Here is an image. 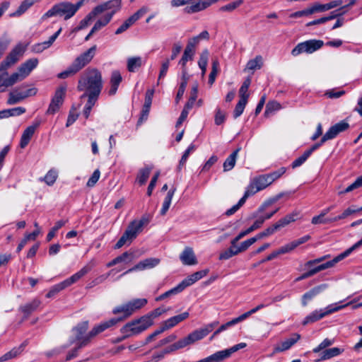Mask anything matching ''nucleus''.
Returning <instances> with one entry per match:
<instances>
[{
    "mask_svg": "<svg viewBox=\"0 0 362 362\" xmlns=\"http://www.w3.org/2000/svg\"><path fill=\"white\" fill-rule=\"evenodd\" d=\"M208 273L209 269H204L194 272L183 279L180 284L184 290L185 288L194 284L195 282L206 276Z\"/></svg>",
    "mask_w": 362,
    "mask_h": 362,
    "instance_id": "nucleus-20",
    "label": "nucleus"
},
{
    "mask_svg": "<svg viewBox=\"0 0 362 362\" xmlns=\"http://www.w3.org/2000/svg\"><path fill=\"white\" fill-rule=\"evenodd\" d=\"M153 93H154L153 90H148L146 91V96H145L144 105V107H143V109L141 111V115L138 120V124H141L143 122V121L147 119V117H148V115L149 113V110H150V107H151V105L152 103V98H153Z\"/></svg>",
    "mask_w": 362,
    "mask_h": 362,
    "instance_id": "nucleus-21",
    "label": "nucleus"
},
{
    "mask_svg": "<svg viewBox=\"0 0 362 362\" xmlns=\"http://www.w3.org/2000/svg\"><path fill=\"white\" fill-rule=\"evenodd\" d=\"M134 258V254L132 252H125L122 253L121 255L115 257L117 264H119L120 262H124L126 263H129V262H132Z\"/></svg>",
    "mask_w": 362,
    "mask_h": 362,
    "instance_id": "nucleus-55",
    "label": "nucleus"
},
{
    "mask_svg": "<svg viewBox=\"0 0 362 362\" xmlns=\"http://www.w3.org/2000/svg\"><path fill=\"white\" fill-rule=\"evenodd\" d=\"M218 322L215 321L206 325L204 327L194 330V332L188 334L186 337L180 339L177 342L171 344L170 346L163 349V353L165 354V355L168 354L178 349H183L187 346L196 342L197 341L202 339L211 332H212L213 329L216 326H218Z\"/></svg>",
    "mask_w": 362,
    "mask_h": 362,
    "instance_id": "nucleus-3",
    "label": "nucleus"
},
{
    "mask_svg": "<svg viewBox=\"0 0 362 362\" xmlns=\"http://www.w3.org/2000/svg\"><path fill=\"white\" fill-rule=\"evenodd\" d=\"M264 223L263 219H257L255 223L247 230L240 232L236 237L235 240H240L241 238L252 233L255 230L259 228Z\"/></svg>",
    "mask_w": 362,
    "mask_h": 362,
    "instance_id": "nucleus-42",
    "label": "nucleus"
},
{
    "mask_svg": "<svg viewBox=\"0 0 362 362\" xmlns=\"http://www.w3.org/2000/svg\"><path fill=\"white\" fill-rule=\"evenodd\" d=\"M349 127V124L345 120L340 121L339 122L332 126L328 131L327 137H330L331 139H334L339 134L345 132Z\"/></svg>",
    "mask_w": 362,
    "mask_h": 362,
    "instance_id": "nucleus-25",
    "label": "nucleus"
},
{
    "mask_svg": "<svg viewBox=\"0 0 362 362\" xmlns=\"http://www.w3.org/2000/svg\"><path fill=\"white\" fill-rule=\"evenodd\" d=\"M356 3V0H350L346 5L340 6V8L336 11H332L329 16H326L325 18H329V21L334 19L338 16H340L344 14L349 7L353 6Z\"/></svg>",
    "mask_w": 362,
    "mask_h": 362,
    "instance_id": "nucleus-39",
    "label": "nucleus"
},
{
    "mask_svg": "<svg viewBox=\"0 0 362 362\" xmlns=\"http://www.w3.org/2000/svg\"><path fill=\"white\" fill-rule=\"evenodd\" d=\"M324 45L321 40H309L298 43L291 51V54L296 57L302 53L312 54Z\"/></svg>",
    "mask_w": 362,
    "mask_h": 362,
    "instance_id": "nucleus-11",
    "label": "nucleus"
},
{
    "mask_svg": "<svg viewBox=\"0 0 362 362\" xmlns=\"http://www.w3.org/2000/svg\"><path fill=\"white\" fill-rule=\"evenodd\" d=\"M247 103V100H246L245 97L240 98L233 111V117L235 119L239 117L243 114Z\"/></svg>",
    "mask_w": 362,
    "mask_h": 362,
    "instance_id": "nucleus-47",
    "label": "nucleus"
},
{
    "mask_svg": "<svg viewBox=\"0 0 362 362\" xmlns=\"http://www.w3.org/2000/svg\"><path fill=\"white\" fill-rule=\"evenodd\" d=\"M18 82V75L13 73L9 76L7 70L0 71V92H4L8 87Z\"/></svg>",
    "mask_w": 362,
    "mask_h": 362,
    "instance_id": "nucleus-18",
    "label": "nucleus"
},
{
    "mask_svg": "<svg viewBox=\"0 0 362 362\" xmlns=\"http://www.w3.org/2000/svg\"><path fill=\"white\" fill-rule=\"evenodd\" d=\"M66 221L63 220L58 221L55 223L54 226L50 230L47 235V240L49 242L55 236L57 231L64 226Z\"/></svg>",
    "mask_w": 362,
    "mask_h": 362,
    "instance_id": "nucleus-52",
    "label": "nucleus"
},
{
    "mask_svg": "<svg viewBox=\"0 0 362 362\" xmlns=\"http://www.w3.org/2000/svg\"><path fill=\"white\" fill-rule=\"evenodd\" d=\"M180 259L185 265H194L197 260L192 247H187L180 255Z\"/></svg>",
    "mask_w": 362,
    "mask_h": 362,
    "instance_id": "nucleus-24",
    "label": "nucleus"
},
{
    "mask_svg": "<svg viewBox=\"0 0 362 362\" xmlns=\"http://www.w3.org/2000/svg\"><path fill=\"white\" fill-rule=\"evenodd\" d=\"M315 12H316V11H315V6H313L310 8L294 12L291 14L290 17L291 18H300L304 16L311 15Z\"/></svg>",
    "mask_w": 362,
    "mask_h": 362,
    "instance_id": "nucleus-57",
    "label": "nucleus"
},
{
    "mask_svg": "<svg viewBox=\"0 0 362 362\" xmlns=\"http://www.w3.org/2000/svg\"><path fill=\"white\" fill-rule=\"evenodd\" d=\"M121 4L122 0H110L95 6V11L99 15L105 11H110L106 15H111L112 18L114 14L120 9Z\"/></svg>",
    "mask_w": 362,
    "mask_h": 362,
    "instance_id": "nucleus-16",
    "label": "nucleus"
},
{
    "mask_svg": "<svg viewBox=\"0 0 362 362\" xmlns=\"http://www.w3.org/2000/svg\"><path fill=\"white\" fill-rule=\"evenodd\" d=\"M23 87L21 86L18 88H16L9 93L7 100L8 105H14L25 99V95L23 93Z\"/></svg>",
    "mask_w": 362,
    "mask_h": 362,
    "instance_id": "nucleus-30",
    "label": "nucleus"
},
{
    "mask_svg": "<svg viewBox=\"0 0 362 362\" xmlns=\"http://www.w3.org/2000/svg\"><path fill=\"white\" fill-rule=\"evenodd\" d=\"M90 268L88 266L83 267L81 270H79L78 272L72 275L69 279L63 281L65 284V286L66 287L69 286L72 284L76 282L78 280H79L82 276H83L85 274H86L89 271Z\"/></svg>",
    "mask_w": 362,
    "mask_h": 362,
    "instance_id": "nucleus-32",
    "label": "nucleus"
},
{
    "mask_svg": "<svg viewBox=\"0 0 362 362\" xmlns=\"http://www.w3.org/2000/svg\"><path fill=\"white\" fill-rule=\"evenodd\" d=\"M350 303H346L345 305H337V304H331L325 308L320 309V310H315L305 317L304 320L303 321V325H306L308 324H310V323L317 322L332 313H334L335 312H337V311L341 310L342 308L349 305Z\"/></svg>",
    "mask_w": 362,
    "mask_h": 362,
    "instance_id": "nucleus-10",
    "label": "nucleus"
},
{
    "mask_svg": "<svg viewBox=\"0 0 362 362\" xmlns=\"http://www.w3.org/2000/svg\"><path fill=\"white\" fill-rule=\"evenodd\" d=\"M66 91V86H60L55 90L46 114L54 115L59 111L64 103Z\"/></svg>",
    "mask_w": 362,
    "mask_h": 362,
    "instance_id": "nucleus-14",
    "label": "nucleus"
},
{
    "mask_svg": "<svg viewBox=\"0 0 362 362\" xmlns=\"http://www.w3.org/2000/svg\"><path fill=\"white\" fill-rule=\"evenodd\" d=\"M96 49L97 46L93 45L78 55L66 70L58 74L57 77L64 79L75 75L91 62L95 55Z\"/></svg>",
    "mask_w": 362,
    "mask_h": 362,
    "instance_id": "nucleus-4",
    "label": "nucleus"
},
{
    "mask_svg": "<svg viewBox=\"0 0 362 362\" xmlns=\"http://www.w3.org/2000/svg\"><path fill=\"white\" fill-rule=\"evenodd\" d=\"M196 149V146L193 144H190L188 148L186 149V151L184 152L180 160V163H179V165H178V170H180L182 168V166H184V165L185 164V163L187 162V158L189 156L190 153L194 152Z\"/></svg>",
    "mask_w": 362,
    "mask_h": 362,
    "instance_id": "nucleus-48",
    "label": "nucleus"
},
{
    "mask_svg": "<svg viewBox=\"0 0 362 362\" xmlns=\"http://www.w3.org/2000/svg\"><path fill=\"white\" fill-rule=\"evenodd\" d=\"M344 351V349H341L338 347H333L325 349L321 351L320 354V358L317 361H326L329 360L333 357L337 356L340 355Z\"/></svg>",
    "mask_w": 362,
    "mask_h": 362,
    "instance_id": "nucleus-28",
    "label": "nucleus"
},
{
    "mask_svg": "<svg viewBox=\"0 0 362 362\" xmlns=\"http://www.w3.org/2000/svg\"><path fill=\"white\" fill-rule=\"evenodd\" d=\"M147 303L146 298L134 299L125 304L115 307L112 313L117 315L122 313L123 316L118 318H112L113 320H119L117 322L124 320L131 316L136 310L143 308Z\"/></svg>",
    "mask_w": 362,
    "mask_h": 362,
    "instance_id": "nucleus-8",
    "label": "nucleus"
},
{
    "mask_svg": "<svg viewBox=\"0 0 362 362\" xmlns=\"http://www.w3.org/2000/svg\"><path fill=\"white\" fill-rule=\"evenodd\" d=\"M343 0H334L325 4H315L314 6L316 12H323L334 8L335 7L340 6L343 4Z\"/></svg>",
    "mask_w": 362,
    "mask_h": 362,
    "instance_id": "nucleus-33",
    "label": "nucleus"
},
{
    "mask_svg": "<svg viewBox=\"0 0 362 362\" xmlns=\"http://www.w3.org/2000/svg\"><path fill=\"white\" fill-rule=\"evenodd\" d=\"M165 312H166V309L158 308L153 310V311H151V313H149L148 314L144 315V317H148V318L151 320V325H152L153 323V320L154 318L161 315L163 313H164Z\"/></svg>",
    "mask_w": 362,
    "mask_h": 362,
    "instance_id": "nucleus-62",
    "label": "nucleus"
},
{
    "mask_svg": "<svg viewBox=\"0 0 362 362\" xmlns=\"http://www.w3.org/2000/svg\"><path fill=\"white\" fill-rule=\"evenodd\" d=\"M111 21V15H105L102 19L98 20L92 29L90 30V34H94L103 27L105 26Z\"/></svg>",
    "mask_w": 362,
    "mask_h": 362,
    "instance_id": "nucleus-45",
    "label": "nucleus"
},
{
    "mask_svg": "<svg viewBox=\"0 0 362 362\" xmlns=\"http://www.w3.org/2000/svg\"><path fill=\"white\" fill-rule=\"evenodd\" d=\"M66 288L64 281L53 286L49 291L47 293V298H52L57 295L59 292Z\"/></svg>",
    "mask_w": 362,
    "mask_h": 362,
    "instance_id": "nucleus-53",
    "label": "nucleus"
},
{
    "mask_svg": "<svg viewBox=\"0 0 362 362\" xmlns=\"http://www.w3.org/2000/svg\"><path fill=\"white\" fill-rule=\"evenodd\" d=\"M26 50V46L22 43H18L7 55L4 60L0 64V71L7 70L9 67L15 64Z\"/></svg>",
    "mask_w": 362,
    "mask_h": 362,
    "instance_id": "nucleus-12",
    "label": "nucleus"
},
{
    "mask_svg": "<svg viewBox=\"0 0 362 362\" xmlns=\"http://www.w3.org/2000/svg\"><path fill=\"white\" fill-rule=\"evenodd\" d=\"M76 13L72 8V4L69 1H63L54 5L42 17L41 21L53 16L63 17L65 21L73 17Z\"/></svg>",
    "mask_w": 362,
    "mask_h": 362,
    "instance_id": "nucleus-9",
    "label": "nucleus"
},
{
    "mask_svg": "<svg viewBox=\"0 0 362 362\" xmlns=\"http://www.w3.org/2000/svg\"><path fill=\"white\" fill-rule=\"evenodd\" d=\"M165 331V329L161 325L159 329H156L152 334H149L146 337V340L144 341L141 342L140 346H143L146 345L147 344H148L149 342L153 341L155 339V337H156L158 335L160 334L161 333H163Z\"/></svg>",
    "mask_w": 362,
    "mask_h": 362,
    "instance_id": "nucleus-59",
    "label": "nucleus"
},
{
    "mask_svg": "<svg viewBox=\"0 0 362 362\" xmlns=\"http://www.w3.org/2000/svg\"><path fill=\"white\" fill-rule=\"evenodd\" d=\"M260 191L259 189H258V187L255 184L254 180L251 182V183L247 187L246 191L245 192V194L243 197L241 198V199H243V201L245 202L247 199L251 196L257 193V192Z\"/></svg>",
    "mask_w": 362,
    "mask_h": 362,
    "instance_id": "nucleus-50",
    "label": "nucleus"
},
{
    "mask_svg": "<svg viewBox=\"0 0 362 362\" xmlns=\"http://www.w3.org/2000/svg\"><path fill=\"white\" fill-rule=\"evenodd\" d=\"M226 112L221 110L219 107L216 109V114L214 118V122L216 125H221L224 123L226 120Z\"/></svg>",
    "mask_w": 362,
    "mask_h": 362,
    "instance_id": "nucleus-56",
    "label": "nucleus"
},
{
    "mask_svg": "<svg viewBox=\"0 0 362 362\" xmlns=\"http://www.w3.org/2000/svg\"><path fill=\"white\" fill-rule=\"evenodd\" d=\"M298 214L297 212H293L290 214H287L284 218L279 219L276 223L273 224L276 230H280L281 228L288 226L292 222L296 220Z\"/></svg>",
    "mask_w": 362,
    "mask_h": 362,
    "instance_id": "nucleus-27",
    "label": "nucleus"
},
{
    "mask_svg": "<svg viewBox=\"0 0 362 362\" xmlns=\"http://www.w3.org/2000/svg\"><path fill=\"white\" fill-rule=\"evenodd\" d=\"M151 171V168L148 167H146L139 170L136 177V181L139 183L140 185H143L146 183L149 177Z\"/></svg>",
    "mask_w": 362,
    "mask_h": 362,
    "instance_id": "nucleus-44",
    "label": "nucleus"
},
{
    "mask_svg": "<svg viewBox=\"0 0 362 362\" xmlns=\"http://www.w3.org/2000/svg\"><path fill=\"white\" fill-rule=\"evenodd\" d=\"M40 121L35 122L33 125L28 127L24 130L21 138V148H24L28 144L36 129L40 126Z\"/></svg>",
    "mask_w": 362,
    "mask_h": 362,
    "instance_id": "nucleus-19",
    "label": "nucleus"
},
{
    "mask_svg": "<svg viewBox=\"0 0 362 362\" xmlns=\"http://www.w3.org/2000/svg\"><path fill=\"white\" fill-rule=\"evenodd\" d=\"M41 302L37 299H34L30 303H26L21 307V310L26 315L28 316L33 312L37 310L40 306Z\"/></svg>",
    "mask_w": 362,
    "mask_h": 362,
    "instance_id": "nucleus-38",
    "label": "nucleus"
},
{
    "mask_svg": "<svg viewBox=\"0 0 362 362\" xmlns=\"http://www.w3.org/2000/svg\"><path fill=\"white\" fill-rule=\"evenodd\" d=\"M246 346L245 343H240L238 344L229 349H226L224 350H221V352L225 358V359L228 358L230 357V356L235 353V351H238L240 349L245 348Z\"/></svg>",
    "mask_w": 362,
    "mask_h": 362,
    "instance_id": "nucleus-49",
    "label": "nucleus"
},
{
    "mask_svg": "<svg viewBox=\"0 0 362 362\" xmlns=\"http://www.w3.org/2000/svg\"><path fill=\"white\" fill-rule=\"evenodd\" d=\"M148 222L149 219L146 216H143L140 220H134L130 222L123 235L115 244V249H119L127 243L129 245Z\"/></svg>",
    "mask_w": 362,
    "mask_h": 362,
    "instance_id": "nucleus-5",
    "label": "nucleus"
},
{
    "mask_svg": "<svg viewBox=\"0 0 362 362\" xmlns=\"http://www.w3.org/2000/svg\"><path fill=\"white\" fill-rule=\"evenodd\" d=\"M144 63V60L141 57H129L127 61V69L129 72H135Z\"/></svg>",
    "mask_w": 362,
    "mask_h": 362,
    "instance_id": "nucleus-29",
    "label": "nucleus"
},
{
    "mask_svg": "<svg viewBox=\"0 0 362 362\" xmlns=\"http://www.w3.org/2000/svg\"><path fill=\"white\" fill-rule=\"evenodd\" d=\"M100 176V170L98 169L95 170L93 172V173L92 174V175L90 176V177L89 178V180H88L87 184H86L87 186L89 187H93L96 184V182L98 181Z\"/></svg>",
    "mask_w": 362,
    "mask_h": 362,
    "instance_id": "nucleus-63",
    "label": "nucleus"
},
{
    "mask_svg": "<svg viewBox=\"0 0 362 362\" xmlns=\"http://www.w3.org/2000/svg\"><path fill=\"white\" fill-rule=\"evenodd\" d=\"M118 320H119L110 319L107 321L102 322L100 324L95 325L87 334H85L88 329V321H83L72 329L74 339H71L70 343L73 344L77 341L79 343V347L86 346L89 344L93 338L108 328L115 325Z\"/></svg>",
    "mask_w": 362,
    "mask_h": 362,
    "instance_id": "nucleus-1",
    "label": "nucleus"
},
{
    "mask_svg": "<svg viewBox=\"0 0 362 362\" xmlns=\"http://www.w3.org/2000/svg\"><path fill=\"white\" fill-rule=\"evenodd\" d=\"M334 344L333 339H325L317 347L313 349V353H319L327 349V347L332 346Z\"/></svg>",
    "mask_w": 362,
    "mask_h": 362,
    "instance_id": "nucleus-51",
    "label": "nucleus"
},
{
    "mask_svg": "<svg viewBox=\"0 0 362 362\" xmlns=\"http://www.w3.org/2000/svg\"><path fill=\"white\" fill-rule=\"evenodd\" d=\"M250 83H251V79L250 78H247L243 82V85L241 86V87L239 90V93H240V98L245 97L246 98V100H247L249 95L247 93V90H248V88H249Z\"/></svg>",
    "mask_w": 362,
    "mask_h": 362,
    "instance_id": "nucleus-60",
    "label": "nucleus"
},
{
    "mask_svg": "<svg viewBox=\"0 0 362 362\" xmlns=\"http://www.w3.org/2000/svg\"><path fill=\"white\" fill-rule=\"evenodd\" d=\"M300 339L299 334L295 333L291 335L290 338L286 339L282 341L279 346H276L274 350V353L283 352L289 349Z\"/></svg>",
    "mask_w": 362,
    "mask_h": 362,
    "instance_id": "nucleus-22",
    "label": "nucleus"
},
{
    "mask_svg": "<svg viewBox=\"0 0 362 362\" xmlns=\"http://www.w3.org/2000/svg\"><path fill=\"white\" fill-rule=\"evenodd\" d=\"M151 326V322L148 317L142 316L127 322L120 329V332L123 334L122 339H127L141 334Z\"/></svg>",
    "mask_w": 362,
    "mask_h": 362,
    "instance_id": "nucleus-7",
    "label": "nucleus"
},
{
    "mask_svg": "<svg viewBox=\"0 0 362 362\" xmlns=\"http://www.w3.org/2000/svg\"><path fill=\"white\" fill-rule=\"evenodd\" d=\"M240 148H237L224 161L223 167L225 172L232 170L236 162V159Z\"/></svg>",
    "mask_w": 362,
    "mask_h": 362,
    "instance_id": "nucleus-34",
    "label": "nucleus"
},
{
    "mask_svg": "<svg viewBox=\"0 0 362 362\" xmlns=\"http://www.w3.org/2000/svg\"><path fill=\"white\" fill-rule=\"evenodd\" d=\"M175 190H176V189L173 188V189H171L170 190H169L168 192L167 193V195L165 196V197L164 199L163 206H162V208L160 211V214L161 216L165 215L168 210L169 209L170 204H171V201H172V199L175 194Z\"/></svg>",
    "mask_w": 362,
    "mask_h": 362,
    "instance_id": "nucleus-41",
    "label": "nucleus"
},
{
    "mask_svg": "<svg viewBox=\"0 0 362 362\" xmlns=\"http://www.w3.org/2000/svg\"><path fill=\"white\" fill-rule=\"evenodd\" d=\"M327 288V285L324 284L317 286L312 288L309 291L306 292L305 293H304V295L303 296V298H302L303 305L306 306L308 304V300H311L312 298H313L315 296H316L317 294H319L320 293L323 291Z\"/></svg>",
    "mask_w": 362,
    "mask_h": 362,
    "instance_id": "nucleus-26",
    "label": "nucleus"
},
{
    "mask_svg": "<svg viewBox=\"0 0 362 362\" xmlns=\"http://www.w3.org/2000/svg\"><path fill=\"white\" fill-rule=\"evenodd\" d=\"M281 108V105L276 102V101H272L269 102L266 105V110L264 112V115L266 116H269V114L272 113L273 112L278 110Z\"/></svg>",
    "mask_w": 362,
    "mask_h": 362,
    "instance_id": "nucleus-58",
    "label": "nucleus"
},
{
    "mask_svg": "<svg viewBox=\"0 0 362 362\" xmlns=\"http://www.w3.org/2000/svg\"><path fill=\"white\" fill-rule=\"evenodd\" d=\"M294 249H295V247L293 245L292 242H291V243L281 247L280 248L276 250V252L279 256L280 255L288 253V252H291L292 250H293Z\"/></svg>",
    "mask_w": 362,
    "mask_h": 362,
    "instance_id": "nucleus-64",
    "label": "nucleus"
},
{
    "mask_svg": "<svg viewBox=\"0 0 362 362\" xmlns=\"http://www.w3.org/2000/svg\"><path fill=\"white\" fill-rule=\"evenodd\" d=\"M160 260L158 258H147L145 259L139 263H137L136 265H134L133 267L129 269L126 272H124L122 274L119 276V277H122L127 274L131 273L134 271H142L145 269H152L160 263Z\"/></svg>",
    "mask_w": 362,
    "mask_h": 362,
    "instance_id": "nucleus-17",
    "label": "nucleus"
},
{
    "mask_svg": "<svg viewBox=\"0 0 362 362\" xmlns=\"http://www.w3.org/2000/svg\"><path fill=\"white\" fill-rule=\"evenodd\" d=\"M243 0H236L220 8L221 11L231 12L243 4Z\"/></svg>",
    "mask_w": 362,
    "mask_h": 362,
    "instance_id": "nucleus-54",
    "label": "nucleus"
},
{
    "mask_svg": "<svg viewBox=\"0 0 362 362\" xmlns=\"http://www.w3.org/2000/svg\"><path fill=\"white\" fill-rule=\"evenodd\" d=\"M209 52L208 49H204L200 54L199 59L198 61V65L202 70V75L204 76L206 71V67L208 64Z\"/></svg>",
    "mask_w": 362,
    "mask_h": 362,
    "instance_id": "nucleus-43",
    "label": "nucleus"
},
{
    "mask_svg": "<svg viewBox=\"0 0 362 362\" xmlns=\"http://www.w3.org/2000/svg\"><path fill=\"white\" fill-rule=\"evenodd\" d=\"M57 177V173L55 170H50L45 176L44 180L48 185H52L55 182Z\"/></svg>",
    "mask_w": 362,
    "mask_h": 362,
    "instance_id": "nucleus-61",
    "label": "nucleus"
},
{
    "mask_svg": "<svg viewBox=\"0 0 362 362\" xmlns=\"http://www.w3.org/2000/svg\"><path fill=\"white\" fill-rule=\"evenodd\" d=\"M98 15V14L95 11L94 8L83 20L80 21L79 25L75 28V31L83 30L88 26L93 19Z\"/></svg>",
    "mask_w": 362,
    "mask_h": 362,
    "instance_id": "nucleus-40",
    "label": "nucleus"
},
{
    "mask_svg": "<svg viewBox=\"0 0 362 362\" xmlns=\"http://www.w3.org/2000/svg\"><path fill=\"white\" fill-rule=\"evenodd\" d=\"M35 0H24L22 1L18 9L10 14L11 17H18L23 14L28 8H30L35 3Z\"/></svg>",
    "mask_w": 362,
    "mask_h": 362,
    "instance_id": "nucleus-35",
    "label": "nucleus"
},
{
    "mask_svg": "<svg viewBox=\"0 0 362 362\" xmlns=\"http://www.w3.org/2000/svg\"><path fill=\"white\" fill-rule=\"evenodd\" d=\"M122 80V76L118 71H114L112 73L110 83L111 87L109 90V94L112 95H115L117 90L118 86Z\"/></svg>",
    "mask_w": 362,
    "mask_h": 362,
    "instance_id": "nucleus-31",
    "label": "nucleus"
},
{
    "mask_svg": "<svg viewBox=\"0 0 362 362\" xmlns=\"http://www.w3.org/2000/svg\"><path fill=\"white\" fill-rule=\"evenodd\" d=\"M38 63L39 61L37 58H31L21 64L18 68V71L13 73L18 75V81H21L25 78L37 66Z\"/></svg>",
    "mask_w": 362,
    "mask_h": 362,
    "instance_id": "nucleus-15",
    "label": "nucleus"
},
{
    "mask_svg": "<svg viewBox=\"0 0 362 362\" xmlns=\"http://www.w3.org/2000/svg\"><path fill=\"white\" fill-rule=\"evenodd\" d=\"M25 346V344L23 343L18 347H15L12 349L11 351H9L8 352L6 353L5 354L0 357V362L6 361L8 360L16 357L23 351Z\"/></svg>",
    "mask_w": 362,
    "mask_h": 362,
    "instance_id": "nucleus-36",
    "label": "nucleus"
},
{
    "mask_svg": "<svg viewBox=\"0 0 362 362\" xmlns=\"http://www.w3.org/2000/svg\"><path fill=\"white\" fill-rule=\"evenodd\" d=\"M362 245V239L359 241L356 242L355 244H354L351 247L346 250L342 253L339 254L337 257H335L332 260L327 262L324 264H322L313 269H310L309 271L305 272L301 276H298L296 281H301L303 279H307L308 277H310L313 276L314 274H317V272L325 270L326 269L330 268L333 267L336 263L339 262V261L344 259L346 257H348L353 251L359 248Z\"/></svg>",
    "mask_w": 362,
    "mask_h": 362,
    "instance_id": "nucleus-6",
    "label": "nucleus"
},
{
    "mask_svg": "<svg viewBox=\"0 0 362 362\" xmlns=\"http://www.w3.org/2000/svg\"><path fill=\"white\" fill-rule=\"evenodd\" d=\"M225 359L221 351H216V353L206 357L203 359L199 360L196 362H223Z\"/></svg>",
    "mask_w": 362,
    "mask_h": 362,
    "instance_id": "nucleus-46",
    "label": "nucleus"
},
{
    "mask_svg": "<svg viewBox=\"0 0 362 362\" xmlns=\"http://www.w3.org/2000/svg\"><path fill=\"white\" fill-rule=\"evenodd\" d=\"M103 88V79L101 72L95 69H87L81 74L77 89L79 91H84L81 98H84L88 93L100 94Z\"/></svg>",
    "mask_w": 362,
    "mask_h": 362,
    "instance_id": "nucleus-2",
    "label": "nucleus"
},
{
    "mask_svg": "<svg viewBox=\"0 0 362 362\" xmlns=\"http://www.w3.org/2000/svg\"><path fill=\"white\" fill-rule=\"evenodd\" d=\"M284 173L285 169L282 168L269 174L259 175L253 180L255 184L258 187V189L262 190L270 185L274 180L280 177Z\"/></svg>",
    "mask_w": 362,
    "mask_h": 362,
    "instance_id": "nucleus-13",
    "label": "nucleus"
},
{
    "mask_svg": "<svg viewBox=\"0 0 362 362\" xmlns=\"http://www.w3.org/2000/svg\"><path fill=\"white\" fill-rule=\"evenodd\" d=\"M263 66V58L261 55H257L255 59H250L247 62L245 71H254L255 69H260Z\"/></svg>",
    "mask_w": 362,
    "mask_h": 362,
    "instance_id": "nucleus-37",
    "label": "nucleus"
},
{
    "mask_svg": "<svg viewBox=\"0 0 362 362\" xmlns=\"http://www.w3.org/2000/svg\"><path fill=\"white\" fill-rule=\"evenodd\" d=\"M189 313L188 312H184L180 315H175L173 317H171L168 318V320H165L162 323V326L165 329V330H168L173 327H175L178 323L184 321L187 318L189 317Z\"/></svg>",
    "mask_w": 362,
    "mask_h": 362,
    "instance_id": "nucleus-23",
    "label": "nucleus"
}]
</instances>
